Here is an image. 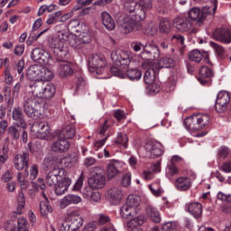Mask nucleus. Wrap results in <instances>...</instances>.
Masks as SVG:
<instances>
[{
    "label": "nucleus",
    "mask_w": 231,
    "mask_h": 231,
    "mask_svg": "<svg viewBox=\"0 0 231 231\" xmlns=\"http://www.w3.org/2000/svg\"><path fill=\"white\" fill-rule=\"evenodd\" d=\"M69 38V33L66 32V31H58L56 35L50 41L49 46L53 50V53L58 59H66L68 57V53H69L68 49Z\"/></svg>",
    "instance_id": "f257e3e1"
},
{
    "label": "nucleus",
    "mask_w": 231,
    "mask_h": 231,
    "mask_svg": "<svg viewBox=\"0 0 231 231\" xmlns=\"http://www.w3.org/2000/svg\"><path fill=\"white\" fill-rule=\"evenodd\" d=\"M33 97H37L42 101V99L50 100L55 97L56 88L51 83L44 81H36L29 86Z\"/></svg>",
    "instance_id": "f03ea898"
},
{
    "label": "nucleus",
    "mask_w": 231,
    "mask_h": 231,
    "mask_svg": "<svg viewBox=\"0 0 231 231\" xmlns=\"http://www.w3.org/2000/svg\"><path fill=\"white\" fill-rule=\"evenodd\" d=\"M145 19V12L138 10L137 14L133 16L123 14L117 18V24L124 33H131L136 26V23L143 21Z\"/></svg>",
    "instance_id": "7ed1b4c3"
},
{
    "label": "nucleus",
    "mask_w": 231,
    "mask_h": 231,
    "mask_svg": "<svg viewBox=\"0 0 231 231\" xmlns=\"http://www.w3.org/2000/svg\"><path fill=\"white\" fill-rule=\"evenodd\" d=\"M23 107L24 113L27 116H30V118H42V100L36 96L32 95V97L25 98L23 102Z\"/></svg>",
    "instance_id": "20e7f679"
},
{
    "label": "nucleus",
    "mask_w": 231,
    "mask_h": 231,
    "mask_svg": "<svg viewBox=\"0 0 231 231\" xmlns=\"http://www.w3.org/2000/svg\"><path fill=\"white\" fill-rule=\"evenodd\" d=\"M84 225V218L77 211L69 213L65 222L60 226V231H77Z\"/></svg>",
    "instance_id": "39448f33"
},
{
    "label": "nucleus",
    "mask_w": 231,
    "mask_h": 231,
    "mask_svg": "<svg viewBox=\"0 0 231 231\" xmlns=\"http://www.w3.org/2000/svg\"><path fill=\"white\" fill-rule=\"evenodd\" d=\"M106 68V60L100 55L93 54L88 60V69L91 73L102 75Z\"/></svg>",
    "instance_id": "423d86ee"
},
{
    "label": "nucleus",
    "mask_w": 231,
    "mask_h": 231,
    "mask_svg": "<svg viewBox=\"0 0 231 231\" xmlns=\"http://www.w3.org/2000/svg\"><path fill=\"white\" fill-rule=\"evenodd\" d=\"M111 59L112 62L116 66H123V68H127V66L131 64V57L129 56V53L122 50L113 51L111 52Z\"/></svg>",
    "instance_id": "0eeeda50"
},
{
    "label": "nucleus",
    "mask_w": 231,
    "mask_h": 231,
    "mask_svg": "<svg viewBox=\"0 0 231 231\" xmlns=\"http://www.w3.org/2000/svg\"><path fill=\"white\" fill-rule=\"evenodd\" d=\"M140 57L143 60H156L160 57V48L156 44L145 43Z\"/></svg>",
    "instance_id": "6e6552de"
},
{
    "label": "nucleus",
    "mask_w": 231,
    "mask_h": 231,
    "mask_svg": "<svg viewBox=\"0 0 231 231\" xmlns=\"http://www.w3.org/2000/svg\"><path fill=\"white\" fill-rule=\"evenodd\" d=\"M66 176V170L63 168H54L46 175V183L50 187H55Z\"/></svg>",
    "instance_id": "1a4fd4ad"
},
{
    "label": "nucleus",
    "mask_w": 231,
    "mask_h": 231,
    "mask_svg": "<svg viewBox=\"0 0 231 231\" xmlns=\"http://www.w3.org/2000/svg\"><path fill=\"white\" fill-rule=\"evenodd\" d=\"M32 133H35L36 138L46 140L50 135V125L44 122H35L32 126Z\"/></svg>",
    "instance_id": "9d476101"
},
{
    "label": "nucleus",
    "mask_w": 231,
    "mask_h": 231,
    "mask_svg": "<svg viewBox=\"0 0 231 231\" xmlns=\"http://www.w3.org/2000/svg\"><path fill=\"white\" fill-rule=\"evenodd\" d=\"M230 104V94L226 91H220L217 96L215 109L217 113L226 111V107Z\"/></svg>",
    "instance_id": "9b49d317"
},
{
    "label": "nucleus",
    "mask_w": 231,
    "mask_h": 231,
    "mask_svg": "<svg viewBox=\"0 0 231 231\" xmlns=\"http://www.w3.org/2000/svg\"><path fill=\"white\" fill-rule=\"evenodd\" d=\"M31 59L34 62H38L40 65L42 64H50V60H51V57L48 51L41 49L36 48L32 51Z\"/></svg>",
    "instance_id": "f8f14e48"
},
{
    "label": "nucleus",
    "mask_w": 231,
    "mask_h": 231,
    "mask_svg": "<svg viewBox=\"0 0 231 231\" xmlns=\"http://www.w3.org/2000/svg\"><path fill=\"white\" fill-rule=\"evenodd\" d=\"M212 77H214V72L210 68L202 66L199 69L198 80L201 86H210V84H212Z\"/></svg>",
    "instance_id": "ddd939ff"
},
{
    "label": "nucleus",
    "mask_w": 231,
    "mask_h": 231,
    "mask_svg": "<svg viewBox=\"0 0 231 231\" xmlns=\"http://www.w3.org/2000/svg\"><path fill=\"white\" fill-rule=\"evenodd\" d=\"M144 149L150 154V158H159L163 154V146L158 142H148Z\"/></svg>",
    "instance_id": "4468645a"
},
{
    "label": "nucleus",
    "mask_w": 231,
    "mask_h": 231,
    "mask_svg": "<svg viewBox=\"0 0 231 231\" xmlns=\"http://www.w3.org/2000/svg\"><path fill=\"white\" fill-rule=\"evenodd\" d=\"M213 39L218 41V42H224V44H230L231 33L230 30L226 28H217L212 33Z\"/></svg>",
    "instance_id": "2eb2a0df"
},
{
    "label": "nucleus",
    "mask_w": 231,
    "mask_h": 231,
    "mask_svg": "<svg viewBox=\"0 0 231 231\" xmlns=\"http://www.w3.org/2000/svg\"><path fill=\"white\" fill-rule=\"evenodd\" d=\"M69 147L71 144L68 140L63 138H58L57 141L53 142L51 145V151L52 152H58L59 154H62V152H68L69 151Z\"/></svg>",
    "instance_id": "dca6fc26"
},
{
    "label": "nucleus",
    "mask_w": 231,
    "mask_h": 231,
    "mask_svg": "<svg viewBox=\"0 0 231 231\" xmlns=\"http://www.w3.org/2000/svg\"><path fill=\"white\" fill-rule=\"evenodd\" d=\"M174 26L177 32H180V33H185V32H190L192 30V26L194 23L189 20L187 16L182 18H176L174 20Z\"/></svg>",
    "instance_id": "f3484780"
},
{
    "label": "nucleus",
    "mask_w": 231,
    "mask_h": 231,
    "mask_svg": "<svg viewBox=\"0 0 231 231\" xmlns=\"http://www.w3.org/2000/svg\"><path fill=\"white\" fill-rule=\"evenodd\" d=\"M30 163V152H23L22 154H17L14 157V167L17 171L28 169Z\"/></svg>",
    "instance_id": "a211bd4d"
},
{
    "label": "nucleus",
    "mask_w": 231,
    "mask_h": 231,
    "mask_svg": "<svg viewBox=\"0 0 231 231\" xmlns=\"http://www.w3.org/2000/svg\"><path fill=\"white\" fill-rule=\"evenodd\" d=\"M106 198L113 205H118L124 198V191L121 188L113 187L107 190Z\"/></svg>",
    "instance_id": "6ab92c4d"
},
{
    "label": "nucleus",
    "mask_w": 231,
    "mask_h": 231,
    "mask_svg": "<svg viewBox=\"0 0 231 231\" xmlns=\"http://www.w3.org/2000/svg\"><path fill=\"white\" fill-rule=\"evenodd\" d=\"M55 136L63 140H71L75 138V126L73 125H67L62 130H56Z\"/></svg>",
    "instance_id": "aec40b11"
},
{
    "label": "nucleus",
    "mask_w": 231,
    "mask_h": 231,
    "mask_svg": "<svg viewBox=\"0 0 231 231\" xmlns=\"http://www.w3.org/2000/svg\"><path fill=\"white\" fill-rule=\"evenodd\" d=\"M186 17L193 24L196 23L197 26H201L203 24V14H201V9H199V7L191 8Z\"/></svg>",
    "instance_id": "412c9836"
},
{
    "label": "nucleus",
    "mask_w": 231,
    "mask_h": 231,
    "mask_svg": "<svg viewBox=\"0 0 231 231\" xmlns=\"http://www.w3.org/2000/svg\"><path fill=\"white\" fill-rule=\"evenodd\" d=\"M73 42L74 43L71 42V47L75 50H81V48H84V44H89L91 42V35L88 32H82Z\"/></svg>",
    "instance_id": "4be33fe9"
},
{
    "label": "nucleus",
    "mask_w": 231,
    "mask_h": 231,
    "mask_svg": "<svg viewBox=\"0 0 231 231\" xmlns=\"http://www.w3.org/2000/svg\"><path fill=\"white\" fill-rule=\"evenodd\" d=\"M175 187L177 190H180V192H185L187 190H189L190 187H192V180L185 176L179 177L175 180Z\"/></svg>",
    "instance_id": "5701e85b"
},
{
    "label": "nucleus",
    "mask_w": 231,
    "mask_h": 231,
    "mask_svg": "<svg viewBox=\"0 0 231 231\" xmlns=\"http://www.w3.org/2000/svg\"><path fill=\"white\" fill-rule=\"evenodd\" d=\"M69 185H71V180L64 176L62 180H60L56 185H54V192L56 196H62V194L68 191V189H69Z\"/></svg>",
    "instance_id": "b1692460"
},
{
    "label": "nucleus",
    "mask_w": 231,
    "mask_h": 231,
    "mask_svg": "<svg viewBox=\"0 0 231 231\" xmlns=\"http://www.w3.org/2000/svg\"><path fill=\"white\" fill-rule=\"evenodd\" d=\"M13 120L18 122L15 124L16 127H22V129H26V122L24 121V115H23V109L21 107L13 109Z\"/></svg>",
    "instance_id": "393cba45"
},
{
    "label": "nucleus",
    "mask_w": 231,
    "mask_h": 231,
    "mask_svg": "<svg viewBox=\"0 0 231 231\" xmlns=\"http://www.w3.org/2000/svg\"><path fill=\"white\" fill-rule=\"evenodd\" d=\"M57 72L58 75L61 77V79H64L65 77H69L73 75V68L71 67V64L63 61L59 64Z\"/></svg>",
    "instance_id": "a878e982"
},
{
    "label": "nucleus",
    "mask_w": 231,
    "mask_h": 231,
    "mask_svg": "<svg viewBox=\"0 0 231 231\" xmlns=\"http://www.w3.org/2000/svg\"><path fill=\"white\" fill-rule=\"evenodd\" d=\"M42 196L43 200L40 202V212L42 216H48L53 212V208L50 206V200H48V197L44 191H42Z\"/></svg>",
    "instance_id": "bb28decb"
},
{
    "label": "nucleus",
    "mask_w": 231,
    "mask_h": 231,
    "mask_svg": "<svg viewBox=\"0 0 231 231\" xmlns=\"http://www.w3.org/2000/svg\"><path fill=\"white\" fill-rule=\"evenodd\" d=\"M26 74L29 80H35V82H39L41 76V64L30 66L27 69Z\"/></svg>",
    "instance_id": "cd10ccee"
},
{
    "label": "nucleus",
    "mask_w": 231,
    "mask_h": 231,
    "mask_svg": "<svg viewBox=\"0 0 231 231\" xmlns=\"http://www.w3.org/2000/svg\"><path fill=\"white\" fill-rule=\"evenodd\" d=\"M146 216L153 221V223H161L162 216L160 215V211L156 209L153 206L148 205L145 208Z\"/></svg>",
    "instance_id": "c85d7f7f"
},
{
    "label": "nucleus",
    "mask_w": 231,
    "mask_h": 231,
    "mask_svg": "<svg viewBox=\"0 0 231 231\" xmlns=\"http://www.w3.org/2000/svg\"><path fill=\"white\" fill-rule=\"evenodd\" d=\"M188 212L193 216L196 219H199L203 214V206L201 203H190L188 205Z\"/></svg>",
    "instance_id": "c756f323"
},
{
    "label": "nucleus",
    "mask_w": 231,
    "mask_h": 231,
    "mask_svg": "<svg viewBox=\"0 0 231 231\" xmlns=\"http://www.w3.org/2000/svg\"><path fill=\"white\" fill-rule=\"evenodd\" d=\"M88 185L92 187V189H104V187L106 186V176L93 175L88 180Z\"/></svg>",
    "instance_id": "7c9ffc66"
},
{
    "label": "nucleus",
    "mask_w": 231,
    "mask_h": 231,
    "mask_svg": "<svg viewBox=\"0 0 231 231\" xmlns=\"http://www.w3.org/2000/svg\"><path fill=\"white\" fill-rule=\"evenodd\" d=\"M82 201V198H80L79 195H68L66 196L60 202L61 208H66L69 205H78V203H80Z\"/></svg>",
    "instance_id": "2f4dec72"
},
{
    "label": "nucleus",
    "mask_w": 231,
    "mask_h": 231,
    "mask_svg": "<svg viewBox=\"0 0 231 231\" xmlns=\"http://www.w3.org/2000/svg\"><path fill=\"white\" fill-rule=\"evenodd\" d=\"M101 19L102 23L104 24L105 28L108 31H113L116 28L115 21L113 20V17H111V14L107 12H103L101 14Z\"/></svg>",
    "instance_id": "473e14b6"
},
{
    "label": "nucleus",
    "mask_w": 231,
    "mask_h": 231,
    "mask_svg": "<svg viewBox=\"0 0 231 231\" xmlns=\"http://www.w3.org/2000/svg\"><path fill=\"white\" fill-rule=\"evenodd\" d=\"M79 162V157L77 155H67L58 161V163L60 165H63V167H74V165H77V162Z\"/></svg>",
    "instance_id": "72a5a7b5"
},
{
    "label": "nucleus",
    "mask_w": 231,
    "mask_h": 231,
    "mask_svg": "<svg viewBox=\"0 0 231 231\" xmlns=\"http://www.w3.org/2000/svg\"><path fill=\"white\" fill-rule=\"evenodd\" d=\"M43 65L42 64L40 67V79L38 82H49V80L53 79V72Z\"/></svg>",
    "instance_id": "f704fd0d"
},
{
    "label": "nucleus",
    "mask_w": 231,
    "mask_h": 231,
    "mask_svg": "<svg viewBox=\"0 0 231 231\" xmlns=\"http://www.w3.org/2000/svg\"><path fill=\"white\" fill-rule=\"evenodd\" d=\"M124 6L125 12H128L129 14H134V17H135L136 14H138V10H142L143 12V9H140V7H138L139 4H137L134 0H127L125 3Z\"/></svg>",
    "instance_id": "c9c22d12"
},
{
    "label": "nucleus",
    "mask_w": 231,
    "mask_h": 231,
    "mask_svg": "<svg viewBox=\"0 0 231 231\" xmlns=\"http://www.w3.org/2000/svg\"><path fill=\"white\" fill-rule=\"evenodd\" d=\"M214 3L212 4V5H206L204 7H202L201 9V14H202V19L203 21H205V19L207 18V15H214V14H216V10H217V0H211Z\"/></svg>",
    "instance_id": "e433bc0d"
},
{
    "label": "nucleus",
    "mask_w": 231,
    "mask_h": 231,
    "mask_svg": "<svg viewBox=\"0 0 231 231\" xmlns=\"http://www.w3.org/2000/svg\"><path fill=\"white\" fill-rule=\"evenodd\" d=\"M143 79L145 84L151 86V84H153L156 80V70L152 68H148L144 73Z\"/></svg>",
    "instance_id": "4c0bfd02"
},
{
    "label": "nucleus",
    "mask_w": 231,
    "mask_h": 231,
    "mask_svg": "<svg viewBox=\"0 0 231 231\" xmlns=\"http://www.w3.org/2000/svg\"><path fill=\"white\" fill-rule=\"evenodd\" d=\"M134 213H136V211L126 204H125L120 209V215L122 217H124V219L134 217Z\"/></svg>",
    "instance_id": "58836bf2"
},
{
    "label": "nucleus",
    "mask_w": 231,
    "mask_h": 231,
    "mask_svg": "<svg viewBox=\"0 0 231 231\" xmlns=\"http://www.w3.org/2000/svg\"><path fill=\"white\" fill-rule=\"evenodd\" d=\"M125 204L136 212V208L140 207V197L138 195H129Z\"/></svg>",
    "instance_id": "ea45409f"
},
{
    "label": "nucleus",
    "mask_w": 231,
    "mask_h": 231,
    "mask_svg": "<svg viewBox=\"0 0 231 231\" xmlns=\"http://www.w3.org/2000/svg\"><path fill=\"white\" fill-rule=\"evenodd\" d=\"M197 121L199 122V126H200L201 129H205L208 124H210V116L205 114V115H196Z\"/></svg>",
    "instance_id": "a19ab883"
},
{
    "label": "nucleus",
    "mask_w": 231,
    "mask_h": 231,
    "mask_svg": "<svg viewBox=\"0 0 231 231\" xmlns=\"http://www.w3.org/2000/svg\"><path fill=\"white\" fill-rule=\"evenodd\" d=\"M127 142H129V139L127 138V134L124 133H118L117 137L115 141V143L117 145H121L124 149H127Z\"/></svg>",
    "instance_id": "79ce46f5"
},
{
    "label": "nucleus",
    "mask_w": 231,
    "mask_h": 231,
    "mask_svg": "<svg viewBox=\"0 0 231 231\" xmlns=\"http://www.w3.org/2000/svg\"><path fill=\"white\" fill-rule=\"evenodd\" d=\"M158 65L160 68H174V66H176V61L171 58L165 57L159 60Z\"/></svg>",
    "instance_id": "37998d69"
},
{
    "label": "nucleus",
    "mask_w": 231,
    "mask_h": 231,
    "mask_svg": "<svg viewBox=\"0 0 231 231\" xmlns=\"http://www.w3.org/2000/svg\"><path fill=\"white\" fill-rule=\"evenodd\" d=\"M189 59L192 60V62L199 63L203 60V52L199 50H193L189 53Z\"/></svg>",
    "instance_id": "c03bdc74"
},
{
    "label": "nucleus",
    "mask_w": 231,
    "mask_h": 231,
    "mask_svg": "<svg viewBox=\"0 0 231 231\" xmlns=\"http://www.w3.org/2000/svg\"><path fill=\"white\" fill-rule=\"evenodd\" d=\"M180 170H178V166H176L175 163H170L166 167V176L169 178V180H172L173 176H176V174H179Z\"/></svg>",
    "instance_id": "a18cd8bd"
},
{
    "label": "nucleus",
    "mask_w": 231,
    "mask_h": 231,
    "mask_svg": "<svg viewBox=\"0 0 231 231\" xmlns=\"http://www.w3.org/2000/svg\"><path fill=\"white\" fill-rule=\"evenodd\" d=\"M21 129H23V127H18L17 125H15V126H9L7 129L8 135L12 136L14 140H19L21 137Z\"/></svg>",
    "instance_id": "49530a36"
},
{
    "label": "nucleus",
    "mask_w": 231,
    "mask_h": 231,
    "mask_svg": "<svg viewBox=\"0 0 231 231\" xmlns=\"http://www.w3.org/2000/svg\"><path fill=\"white\" fill-rule=\"evenodd\" d=\"M127 77L130 80H140L142 79V71L138 69H130L127 70Z\"/></svg>",
    "instance_id": "de8ad7c7"
},
{
    "label": "nucleus",
    "mask_w": 231,
    "mask_h": 231,
    "mask_svg": "<svg viewBox=\"0 0 231 231\" xmlns=\"http://www.w3.org/2000/svg\"><path fill=\"white\" fill-rule=\"evenodd\" d=\"M32 187L34 189V192H39L40 189L42 190V192H44L46 190V183L44 182V179L39 178L37 182L32 181Z\"/></svg>",
    "instance_id": "09e8293b"
},
{
    "label": "nucleus",
    "mask_w": 231,
    "mask_h": 231,
    "mask_svg": "<svg viewBox=\"0 0 231 231\" xmlns=\"http://www.w3.org/2000/svg\"><path fill=\"white\" fill-rule=\"evenodd\" d=\"M46 32H48V29L43 30L41 32H39L38 34H36L35 31H33V29H32L28 39H27L28 46H32V44H33V42H35V41H37V39H39V37H41V35H43V33H46Z\"/></svg>",
    "instance_id": "8fccbe9b"
},
{
    "label": "nucleus",
    "mask_w": 231,
    "mask_h": 231,
    "mask_svg": "<svg viewBox=\"0 0 231 231\" xmlns=\"http://www.w3.org/2000/svg\"><path fill=\"white\" fill-rule=\"evenodd\" d=\"M161 33H169L171 32V23L167 19H162L159 23Z\"/></svg>",
    "instance_id": "3c124183"
},
{
    "label": "nucleus",
    "mask_w": 231,
    "mask_h": 231,
    "mask_svg": "<svg viewBox=\"0 0 231 231\" xmlns=\"http://www.w3.org/2000/svg\"><path fill=\"white\" fill-rule=\"evenodd\" d=\"M68 30L74 33H79L80 32V22L79 20H71L68 24Z\"/></svg>",
    "instance_id": "603ef678"
},
{
    "label": "nucleus",
    "mask_w": 231,
    "mask_h": 231,
    "mask_svg": "<svg viewBox=\"0 0 231 231\" xmlns=\"http://www.w3.org/2000/svg\"><path fill=\"white\" fill-rule=\"evenodd\" d=\"M209 44L211 48H213V50L216 51L217 57H219V59H223V56L225 55V49L223 48V46L214 42H210Z\"/></svg>",
    "instance_id": "864d4df0"
},
{
    "label": "nucleus",
    "mask_w": 231,
    "mask_h": 231,
    "mask_svg": "<svg viewBox=\"0 0 231 231\" xmlns=\"http://www.w3.org/2000/svg\"><path fill=\"white\" fill-rule=\"evenodd\" d=\"M106 174H107L108 180H113V178H115V176L118 174V169L115 164L110 163L107 165Z\"/></svg>",
    "instance_id": "5fc2aeb1"
},
{
    "label": "nucleus",
    "mask_w": 231,
    "mask_h": 231,
    "mask_svg": "<svg viewBox=\"0 0 231 231\" xmlns=\"http://www.w3.org/2000/svg\"><path fill=\"white\" fill-rule=\"evenodd\" d=\"M59 6L57 5H42L38 10V15H42L45 12H48L49 14L53 12V10H57Z\"/></svg>",
    "instance_id": "6e6d98bb"
},
{
    "label": "nucleus",
    "mask_w": 231,
    "mask_h": 231,
    "mask_svg": "<svg viewBox=\"0 0 231 231\" xmlns=\"http://www.w3.org/2000/svg\"><path fill=\"white\" fill-rule=\"evenodd\" d=\"M62 15V11H58L56 13L49 14V18L47 19V24H57L59 21V17Z\"/></svg>",
    "instance_id": "4d7b16f0"
},
{
    "label": "nucleus",
    "mask_w": 231,
    "mask_h": 231,
    "mask_svg": "<svg viewBox=\"0 0 231 231\" xmlns=\"http://www.w3.org/2000/svg\"><path fill=\"white\" fill-rule=\"evenodd\" d=\"M138 5L139 10H143L145 14V10H151L152 8V0H140Z\"/></svg>",
    "instance_id": "13d9d810"
},
{
    "label": "nucleus",
    "mask_w": 231,
    "mask_h": 231,
    "mask_svg": "<svg viewBox=\"0 0 231 231\" xmlns=\"http://www.w3.org/2000/svg\"><path fill=\"white\" fill-rule=\"evenodd\" d=\"M228 154H230V149L226 146H221L217 150V158H220L221 160H225L228 158Z\"/></svg>",
    "instance_id": "bf43d9fd"
},
{
    "label": "nucleus",
    "mask_w": 231,
    "mask_h": 231,
    "mask_svg": "<svg viewBox=\"0 0 231 231\" xmlns=\"http://www.w3.org/2000/svg\"><path fill=\"white\" fill-rule=\"evenodd\" d=\"M28 220L24 217L18 218V231H28Z\"/></svg>",
    "instance_id": "052dcab7"
},
{
    "label": "nucleus",
    "mask_w": 231,
    "mask_h": 231,
    "mask_svg": "<svg viewBox=\"0 0 231 231\" xmlns=\"http://www.w3.org/2000/svg\"><path fill=\"white\" fill-rule=\"evenodd\" d=\"M171 42L178 44V46H183L185 44V37L181 34H175L171 37Z\"/></svg>",
    "instance_id": "680f3d73"
},
{
    "label": "nucleus",
    "mask_w": 231,
    "mask_h": 231,
    "mask_svg": "<svg viewBox=\"0 0 231 231\" xmlns=\"http://www.w3.org/2000/svg\"><path fill=\"white\" fill-rule=\"evenodd\" d=\"M55 165V159L53 157H47L43 160L44 169L50 170Z\"/></svg>",
    "instance_id": "e2e57ef3"
},
{
    "label": "nucleus",
    "mask_w": 231,
    "mask_h": 231,
    "mask_svg": "<svg viewBox=\"0 0 231 231\" xmlns=\"http://www.w3.org/2000/svg\"><path fill=\"white\" fill-rule=\"evenodd\" d=\"M37 176H39V167L33 164L30 169V180H37Z\"/></svg>",
    "instance_id": "0e129e2a"
},
{
    "label": "nucleus",
    "mask_w": 231,
    "mask_h": 231,
    "mask_svg": "<svg viewBox=\"0 0 231 231\" xmlns=\"http://www.w3.org/2000/svg\"><path fill=\"white\" fill-rule=\"evenodd\" d=\"M109 221H111V218L109 217V216L101 214L98 216L97 221L96 222L97 223V225H106L109 223Z\"/></svg>",
    "instance_id": "69168bd1"
},
{
    "label": "nucleus",
    "mask_w": 231,
    "mask_h": 231,
    "mask_svg": "<svg viewBox=\"0 0 231 231\" xmlns=\"http://www.w3.org/2000/svg\"><path fill=\"white\" fill-rule=\"evenodd\" d=\"M143 46L145 45L142 44L140 42H133L131 43V49L136 53H138V51H142V50H143Z\"/></svg>",
    "instance_id": "338daca9"
},
{
    "label": "nucleus",
    "mask_w": 231,
    "mask_h": 231,
    "mask_svg": "<svg viewBox=\"0 0 231 231\" xmlns=\"http://www.w3.org/2000/svg\"><path fill=\"white\" fill-rule=\"evenodd\" d=\"M162 231H176V224L174 222H167L163 224Z\"/></svg>",
    "instance_id": "774afa93"
}]
</instances>
